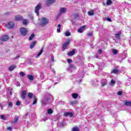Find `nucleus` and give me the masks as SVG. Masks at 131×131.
<instances>
[{"mask_svg":"<svg viewBox=\"0 0 131 131\" xmlns=\"http://www.w3.org/2000/svg\"><path fill=\"white\" fill-rule=\"evenodd\" d=\"M71 40L70 38L67 39V41L62 45V51H65L66 49H67V47L70 44Z\"/></svg>","mask_w":131,"mask_h":131,"instance_id":"nucleus-1","label":"nucleus"},{"mask_svg":"<svg viewBox=\"0 0 131 131\" xmlns=\"http://www.w3.org/2000/svg\"><path fill=\"white\" fill-rule=\"evenodd\" d=\"M42 53H43V47L41 48L40 52L38 53V54L37 55V57H39V56H40V55H41Z\"/></svg>","mask_w":131,"mask_h":131,"instance_id":"nucleus-21","label":"nucleus"},{"mask_svg":"<svg viewBox=\"0 0 131 131\" xmlns=\"http://www.w3.org/2000/svg\"><path fill=\"white\" fill-rule=\"evenodd\" d=\"M19 57H20V56H18L16 57H15V59H17V58H19Z\"/></svg>","mask_w":131,"mask_h":131,"instance_id":"nucleus-51","label":"nucleus"},{"mask_svg":"<svg viewBox=\"0 0 131 131\" xmlns=\"http://www.w3.org/2000/svg\"><path fill=\"white\" fill-rule=\"evenodd\" d=\"M1 119H2V120H6V116H5L4 115H1Z\"/></svg>","mask_w":131,"mask_h":131,"instance_id":"nucleus-32","label":"nucleus"},{"mask_svg":"<svg viewBox=\"0 0 131 131\" xmlns=\"http://www.w3.org/2000/svg\"><path fill=\"white\" fill-rule=\"evenodd\" d=\"M15 21H22L23 20V17L20 15H16L14 17Z\"/></svg>","mask_w":131,"mask_h":131,"instance_id":"nucleus-8","label":"nucleus"},{"mask_svg":"<svg viewBox=\"0 0 131 131\" xmlns=\"http://www.w3.org/2000/svg\"><path fill=\"white\" fill-rule=\"evenodd\" d=\"M118 95L119 96H121V95H122V91H119V92H118Z\"/></svg>","mask_w":131,"mask_h":131,"instance_id":"nucleus-41","label":"nucleus"},{"mask_svg":"<svg viewBox=\"0 0 131 131\" xmlns=\"http://www.w3.org/2000/svg\"><path fill=\"white\" fill-rule=\"evenodd\" d=\"M64 116H70V117H73V116H74V115L73 114V113L72 112H66V113H64Z\"/></svg>","mask_w":131,"mask_h":131,"instance_id":"nucleus-10","label":"nucleus"},{"mask_svg":"<svg viewBox=\"0 0 131 131\" xmlns=\"http://www.w3.org/2000/svg\"><path fill=\"white\" fill-rule=\"evenodd\" d=\"M27 95V92H26V91H23L21 93V99H23V100H25Z\"/></svg>","mask_w":131,"mask_h":131,"instance_id":"nucleus-9","label":"nucleus"},{"mask_svg":"<svg viewBox=\"0 0 131 131\" xmlns=\"http://www.w3.org/2000/svg\"><path fill=\"white\" fill-rule=\"evenodd\" d=\"M19 75L20 76H21L22 77H24L25 76V73H24V72H20L19 73Z\"/></svg>","mask_w":131,"mask_h":131,"instance_id":"nucleus-31","label":"nucleus"},{"mask_svg":"<svg viewBox=\"0 0 131 131\" xmlns=\"http://www.w3.org/2000/svg\"><path fill=\"white\" fill-rule=\"evenodd\" d=\"M6 26L7 28H9V29H12V28H13L14 26H15V24L12 21H10L8 23V24L6 25Z\"/></svg>","mask_w":131,"mask_h":131,"instance_id":"nucleus-6","label":"nucleus"},{"mask_svg":"<svg viewBox=\"0 0 131 131\" xmlns=\"http://www.w3.org/2000/svg\"><path fill=\"white\" fill-rule=\"evenodd\" d=\"M0 107H2V103H0Z\"/></svg>","mask_w":131,"mask_h":131,"instance_id":"nucleus-53","label":"nucleus"},{"mask_svg":"<svg viewBox=\"0 0 131 131\" xmlns=\"http://www.w3.org/2000/svg\"><path fill=\"white\" fill-rule=\"evenodd\" d=\"M7 130H10L11 131L12 130V127H9L7 129Z\"/></svg>","mask_w":131,"mask_h":131,"instance_id":"nucleus-49","label":"nucleus"},{"mask_svg":"<svg viewBox=\"0 0 131 131\" xmlns=\"http://www.w3.org/2000/svg\"><path fill=\"white\" fill-rule=\"evenodd\" d=\"M49 23V19L46 17H42L41 19V25L42 26H45V25H47Z\"/></svg>","mask_w":131,"mask_h":131,"instance_id":"nucleus-3","label":"nucleus"},{"mask_svg":"<svg viewBox=\"0 0 131 131\" xmlns=\"http://www.w3.org/2000/svg\"><path fill=\"white\" fill-rule=\"evenodd\" d=\"M66 36H70V32H67L65 33Z\"/></svg>","mask_w":131,"mask_h":131,"instance_id":"nucleus-38","label":"nucleus"},{"mask_svg":"<svg viewBox=\"0 0 131 131\" xmlns=\"http://www.w3.org/2000/svg\"><path fill=\"white\" fill-rule=\"evenodd\" d=\"M28 97L29 99H32V98H34V97H36V96L34 95L33 93L29 92L28 93Z\"/></svg>","mask_w":131,"mask_h":131,"instance_id":"nucleus-15","label":"nucleus"},{"mask_svg":"<svg viewBox=\"0 0 131 131\" xmlns=\"http://www.w3.org/2000/svg\"><path fill=\"white\" fill-rule=\"evenodd\" d=\"M73 69H75V67L73 64H70L68 68V70H70V71H72Z\"/></svg>","mask_w":131,"mask_h":131,"instance_id":"nucleus-17","label":"nucleus"},{"mask_svg":"<svg viewBox=\"0 0 131 131\" xmlns=\"http://www.w3.org/2000/svg\"><path fill=\"white\" fill-rule=\"evenodd\" d=\"M56 3V0H47L46 5L47 7L50 6V5H53V4H55Z\"/></svg>","mask_w":131,"mask_h":131,"instance_id":"nucleus-7","label":"nucleus"},{"mask_svg":"<svg viewBox=\"0 0 131 131\" xmlns=\"http://www.w3.org/2000/svg\"><path fill=\"white\" fill-rule=\"evenodd\" d=\"M16 66L15 65H11L9 68V71H13L15 68H16Z\"/></svg>","mask_w":131,"mask_h":131,"instance_id":"nucleus-18","label":"nucleus"},{"mask_svg":"<svg viewBox=\"0 0 131 131\" xmlns=\"http://www.w3.org/2000/svg\"><path fill=\"white\" fill-rule=\"evenodd\" d=\"M112 52L114 55H117V54H118V51H117L116 49H113Z\"/></svg>","mask_w":131,"mask_h":131,"instance_id":"nucleus-29","label":"nucleus"},{"mask_svg":"<svg viewBox=\"0 0 131 131\" xmlns=\"http://www.w3.org/2000/svg\"><path fill=\"white\" fill-rule=\"evenodd\" d=\"M106 20H107V21H108V22H112V19H111V18H107Z\"/></svg>","mask_w":131,"mask_h":131,"instance_id":"nucleus-44","label":"nucleus"},{"mask_svg":"<svg viewBox=\"0 0 131 131\" xmlns=\"http://www.w3.org/2000/svg\"><path fill=\"white\" fill-rule=\"evenodd\" d=\"M37 103V98H36V96H34V101L32 103V105H35Z\"/></svg>","mask_w":131,"mask_h":131,"instance_id":"nucleus-23","label":"nucleus"},{"mask_svg":"<svg viewBox=\"0 0 131 131\" xmlns=\"http://www.w3.org/2000/svg\"><path fill=\"white\" fill-rule=\"evenodd\" d=\"M72 96L73 99H77L78 97V94L77 93H73Z\"/></svg>","mask_w":131,"mask_h":131,"instance_id":"nucleus-20","label":"nucleus"},{"mask_svg":"<svg viewBox=\"0 0 131 131\" xmlns=\"http://www.w3.org/2000/svg\"><path fill=\"white\" fill-rule=\"evenodd\" d=\"M72 104H73V102H72Z\"/></svg>","mask_w":131,"mask_h":131,"instance_id":"nucleus-57","label":"nucleus"},{"mask_svg":"<svg viewBox=\"0 0 131 131\" xmlns=\"http://www.w3.org/2000/svg\"><path fill=\"white\" fill-rule=\"evenodd\" d=\"M119 72V71H118V70L114 69L113 70V72H112V73H114V74H117V73H118Z\"/></svg>","mask_w":131,"mask_h":131,"instance_id":"nucleus-26","label":"nucleus"},{"mask_svg":"<svg viewBox=\"0 0 131 131\" xmlns=\"http://www.w3.org/2000/svg\"><path fill=\"white\" fill-rule=\"evenodd\" d=\"M88 36H92L93 35V33H88L87 34Z\"/></svg>","mask_w":131,"mask_h":131,"instance_id":"nucleus-43","label":"nucleus"},{"mask_svg":"<svg viewBox=\"0 0 131 131\" xmlns=\"http://www.w3.org/2000/svg\"><path fill=\"white\" fill-rule=\"evenodd\" d=\"M12 37H14V36H12Z\"/></svg>","mask_w":131,"mask_h":131,"instance_id":"nucleus-55","label":"nucleus"},{"mask_svg":"<svg viewBox=\"0 0 131 131\" xmlns=\"http://www.w3.org/2000/svg\"><path fill=\"white\" fill-rule=\"evenodd\" d=\"M57 27H58L59 28H61V25L60 24H58L57 25Z\"/></svg>","mask_w":131,"mask_h":131,"instance_id":"nucleus-50","label":"nucleus"},{"mask_svg":"<svg viewBox=\"0 0 131 131\" xmlns=\"http://www.w3.org/2000/svg\"><path fill=\"white\" fill-rule=\"evenodd\" d=\"M75 54V49H74L72 51H70L68 53V56H69V57H71V56H73Z\"/></svg>","mask_w":131,"mask_h":131,"instance_id":"nucleus-12","label":"nucleus"},{"mask_svg":"<svg viewBox=\"0 0 131 131\" xmlns=\"http://www.w3.org/2000/svg\"><path fill=\"white\" fill-rule=\"evenodd\" d=\"M88 14L89 16H94L95 14L94 10H92L91 11H88Z\"/></svg>","mask_w":131,"mask_h":131,"instance_id":"nucleus-25","label":"nucleus"},{"mask_svg":"<svg viewBox=\"0 0 131 131\" xmlns=\"http://www.w3.org/2000/svg\"><path fill=\"white\" fill-rule=\"evenodd\" d=\"M21 105V102L19 101H17L16 103V106H20Z\"/></svg>","mask_w":131,"mask_h":131,"instance_id":"nucleus-35","label":"nucleus"},{"mask_svg":"<svg viewBox=\"0 0 131 131\" xmlns=\"http://www.w3.org/2000/svg\"><path fill=\"white\" fill-rule=\"evenodd\" d=\"M27 77L28 78H29L30 80H33V79H34V77L32 75L30 74H28L27 75Z\"/></svg>","mask_w":131,"mask_h":131,"instance_id":"nucleus-19","label":"nucleus"},{"mask_svg":"<svg viewBox=\"0 0 131 131\" xmlns=\"http://www.w3.org/2000/svg\"><path fill=\"white\" fill-rule=\"evenodd\" d=\"M75 16H76L77 17H78V14H75Z\"/></svg>","mask_w":131,"mask_h":131,"instance_id":"nucleus-52","label":"nucleus"},{"mask_svg":"<svg viewBox=\"0 0 131 131\" xmlns=\"http://www.w3.org/2000/svg\"><path fill=\"white\" fill-rule=\"evenodd\" d=\"M98 53H99V54H102V53H103V51H102L101 49H99L98 50Z\"/></svg>","mask_w":131,"mask_h":131,"instance_id":"nucleus-48","label":"nucleus"},{"mask_svg":"<svg viewBox=\"0 0 131 131\" xmlns=\"http://www.w3.org/2000/svg\"><path fill=\"white\" fill-rule=\"evenodd\" d=\"M51 61L52 62H55V59H54V56H51Z\"/></svg>","mask_w":131,"mask_h":131,"instance_id":"nucleus-47","label":"nucleus"},{"mask_svg":"<svg viewBox=\"0 0 131 131\" xmlns=\"http://www.w3.org/2000/svg\"><path fill=\"white\" fill-rule=\"evenodd\" d=\"M79 129H78V127H74L72 129V131H79Z\"/></svg>","mask_w":131,"mask_h":131,"instance_id":"nucleus-30","label":"nucleus"},{"mask_svg":"<svg viewBox=\"0 0 131 131\" xmlns=\"http://www.w3.org/2000/svg\"><path fill=\"white\" fill-rule=\"evenodd\" d=\"M106 6H110V5H112V1L111 0H107V2H106Z\"/></svg>","mask_w":131,"mask_h":131,"instance_id":"nucleus-24","label":"nucleus"},{"mask_svg":"<svg viewBox=\"0 0 131 131\" xmlns=\"http://www.w3.org/2000/svg\"><path fill=\"white\" fill-rule=\"evenodd\" d=\"M103 5H104V6H105V3L103 4Z\"/></svg>","mask_w":131,"mask_h":131,"instance_id":"nucleus-54","label":"nucleus"},{"mask_svg":"<svg viewBox=\"0 0 131 131\" xmlns=\"http://www.w3.org/2000/svg\"><path fill=\"white\" fill-rule=\"evenodd\" d=\"M0 89H1V87H0Z\"/></svg>","mask_w":131,"mask_h":131,"instance_id":"nucleus-58","label":"nucleus"},{"mask_svg":"<svg viewBox=\"0 0 131 131\" xmlns=\"http://www.w3.org/2000/svg\"><path fill=\"white\" fill-rule=\"evenodd\" d=\"M36 42H37V41H33L32 43H31L30 46V49H33L35 46V45H36Z\"/></svg>","mask_w":131,"mask_h":131,"instance_id":"nucleus-16","label":"nucleus"},{"mask_svg":"<svg viewBox=\"0 0 131 131\" xmlns=\"http://www.w3.org/2000/svg\"><path fill=\"white\" fill-rule=\"evenodd\" d=\"M67 62L69 64H70L71 63V62H72V59H68L67 60Z\"/></svg>","mask_w":131,"mask_h":131,"instance_id":"nucleus-39","label":"nucleus"},{"mask_svg":"<svg viewBox=\"0 0 131 131\" xmlns=\"http://www.w3.org/2000/svg\"><path fill=\"white\" fill-rule=\"evenodd\" d=\"M125 106H131V101H127L125 103Z\"/></svg>","mask_w":131,"mask_h":131,"instance_id":"nucleus-27","label":"nucleus"},{"mask_svg":"<svg viewBox=\"0 0 131 131\" xmlns=\"http://www.w3.org/2000/svg\"><path fill=\"white\" fill-rule=\"evenodd\" d=\"M18 120H19V118L15 117L14 119V123H16V122H17V121H18Z\"/></svg>","mask_w":131,"mask_h":131,"instance_id":"nucleus-37","label":"nucleus"},{"mask_svg":"<svg viewBox=\"0 0 131 131\" xmlns=\"http://www.w3.org/2000/svg\"><path fill=\"white\" fill-rule=\"evenodd\" d=\"M41 103L42 105H47V102L43 100H41Z\"/></svg>","mask_w":131,"mask_h":131,"instance_id":"nucleus-34","label":"nucleus"},{"mask_svg":"<svg viewBox=\"0 0 131 131\" xmlns=\"http://www.w3.org/2000/svg\"><path fill=\"white\" fill-rule=\"evenodd\" d=\"M102 86H105V85H107V82H105L102 83Z\"/></svg>","mask_w":131,"mask_h":131,"instance_id":"nucleus-42","label":"nucleus"},{"mask_svg":"<svg viewBox=\"0 0 131 131\" xmlns=\"http://www.w3.org/2000/svg\"><path fill=\"white\" fill-rule=\"evenodd\" d=\"M121 34H122L121 31H119L118 33L115 34V36L117 39H120Z\"/></svg>","mask_w":131,"mask_h":131,"instance_id":"nucleus-11","label":"nucleus"},{"mask_svg":"<svg viewBox=\"0 0 131 131\" xmlns=\"http://www.w3.org/2000/svg\"><path fill=\"white\" fill-rule=\"evenodd\" d=\"M10 94H11V95H12V93H11Z\"/></svg>","mask_w":131,"mask_h":131,"instance_id":"nucleus-56","label":"nucleus"},{"mask_svg":"<svg viewBox=\"0 0 131 131\" xmlns=\"http://www.w3.org/2000/svg\"><path fill=\"white\" fill-rule=\"evenodd\" d=\"M10 39V37L8 35H3L0 38V41H7Z\"/></svg>","mask_w":131,"mask_h":131,"instance_id":"nucleus-5","label":"nucleus"},{"mask_svg":"<svg viewBox=\"0 0 131 131\" xmlns=\"http://www.w3.org/2000/svg\"><path fill=\"white\" fill-rule=\"evenodd\" d=\"M48 114H53V110L49 108L47 111Z\"/></svg>","mask_w":131,"mask_h":131,"instance_id":"nucleus-28","label":"nucleus"},{"mask_svg":"<svg viewBox=\"0 0 131 131\" xmlns=\"http://www.w3.org/2000/svg\"><path fill=\"white\" fill-rule=\"evenodd\" d=\"M86 26L85 25H84L82 27H81L78 30V32H79V33H82V32H83V29H84V28H85Z\"/></svg>","mask_w":131,"mask_h":131,"instance_id":"nucleus-14","label":"nucleus"},{"mask_svg":"<svg viewBox=\"0 0 131 131\" xmlns=\"http://www.w3.org/2000/svg\"><path fill=\"white\" fill-rule=\"evenodd\" d=\"M57 32H58V33H60V32H61V28L57 29Z\"/></svg>","mask_w":131,"mask_h":131,"instance_id":"nucleus-45","label":"nucleus"},{"mask_svg":"<svg viewBox=\"0 0 131 131\" xmlns=\"http://www.w3.org/2000/svg\"><path fill=\"white\" fill-rule=\"evenodd\" d=\"M111 83H112V84H115V81H114V80H112L111 81Z\"/></svg>","mask_w":131,"mask_h":131,"instance_id":"nucleus-46","label":"nucleus"},{"mask_svg":"<svg viewBox=\"0 0 131 131\" xmlns=\"http://www.w3.org/2000/svg\"><path fill=\"white\" fill-rule=\"evenodd\" d=\"M8 105L9 106V107H10L11 108H12V107H13V102H9Z\"/></svg>","mask_w":131,"mask_h":131,"instance_id":"nucleus-36","label":"nucleus"},{"mask_svg":"<svg viewBox=\"0 0 131 131\" xmlns=\"http://www.w3.org/2000/svg\"><path fill=\"white\" fill-rule=\"evenodd\" d=\"M45 99L47 101V102H48V101H50V100H51V98L50 97H45Z\"/></svg>","mask_w":131,"mask_h":131,"instance_id":"nucleus-40","label":"nucleus"},{"mask_svg":"<svg viewBox=\"0 0 131 131\" xmlns=\"http://www.w3.org/2000/svg\"><path fill=\"white\" fill-rule=\"evenodd\" d=\"M20 32L21 35H23V36H26V35H27L28 31L26 28H21L20 29Z\"/></svg>","mask_w":131,"mask_h":131,"instance_id":"nucleus-4","label":"nucleus"},{"mask_svg":"<svg viewBox=\"0 0 131 131\" xmlns=\"http://www.w3.org/2000/svg\"><path fill=\"white\" fill-rule=\"evenodd\" d=\"M59 12H60V15H62V14H64V13H66V8L63 7L60 8Z\"/></svg>","mask_w":131,"mask_h":131,"instance_id":"nucleus-13","label":"nucleus"},{"mask_svg":"<svg viewBox=\"0 0 131 131\" xmlns=\"http://www.w3.org/2000/svg\"><path fill=\"white\" fill-rule=\"evenodd\" d=\"M41 9V3H39L35 8V13H36L37 16H39V10Z\"/></svg>","mask_w":131,"mask_h":131,"instance_id":"nucleus-2","label":"nucleus"},{"mask_svg":"<svg viewBox=\"0 0 131 131\" xmlns=\"http://www.w3.org/2000/svg\"><path fill=\"white\" fill-rule=\"evenodd\" d=\"M35 36V35L34 34H32L29 38V40H32V39L34 38Z\"/></svg>","mask_w":131,"mask_h":131,"instance_id":"nucleus-22","label":"nucleus"},{"mask_svg":"<svg viewBox=\"0 0 131 131\" xmlns=\"http://www.w3.org/2000/svg\"><path fill=\"white\" fill-rule=\"evenodd\" d=\"M23 24H24V25H27V20H26V19H24L23 21Z\"/></svg>","mask_w":131,"mask_h":131,"instance_id":"nucleus-33","label":"nucleus"}]
</instances>
